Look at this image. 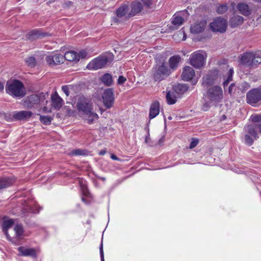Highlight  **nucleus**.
<instances>
[{
  "label": "nucleus",
  "instance_id": "1",
  "mask_svg": "<svg viewBox=\"0 0 261 261\" xmlns=\"http://www.w3.org/2000/svg\"><path fill=\"white\" fill-rule=\"evenodd\" d=\"M76 107L77 110L87 117L89 124H92L94 120L98 118V115L92 111V104L84 96L79 97Z\"/></svg>",
  "mask_w": 261,
  "mask_h": 261
},
{
  "label": "nucleus",
  "instance_id": "2",
  "mask_svg": "<svg viewBox=\"0 0 261 261\" xmlns=\"http://www.w3.org/2000/svg\"><path fill=\"white\" fill-rule=\"evenodd\" d=\"M240 63L251 68L261 63V57L259 51L245 52L239 56Z\"/></svg>",
  "mask_w": 261,
  "mask_h": 261
},
{
  "label": "nucleus",
  "instance_id": "3",
  "mask_svg": "<svg viewBox=\"0 0 261 261\" xmlns=\"http://www.w3.org/2000/svg\"><path fill=\"white\" fill-rule=\"evenodd\" d=\"M21 215L23 217L30 216L32 214L39 213L41 207H38L36 201L31 196L22 200Z\"/></svg>",
  "mask_w": 261,
  "mask_h": 261
},
{
  "label": "nucleus",
  "instance_id": "4",
  "mask_svg": "<svg viewBox=\"0 0 261 261\" xmlns=\"http://www.w3.org/2000/svg\"><path fill=\"white\" fill-rule=\"evenodd\" d=\"M205 96L210 103L216 105L223 99L222 89L219 86H212L207 89Z\"/></svg>",
  "mask_w": 261,
  "mask_h": 261
},
{
  "label": "nucleus",
  "instance_id": "5",
  "mask_svg": "<svg viewBox=\"0 0 261 261\" xmlns=\"http://www.w3.org/2000/svg\"><path fill=\"white\" fill-rule=\"evenodd\" d=\"M113 60V55L111 54H105L97 57L90 62L87 65L89 69L97 70L104 67L107 64Z\"/></svg>",
  "mask_w": 261,
  "mask_h": 261
},
{
  "label": "nucleus",
  "instance_id": "6",
  "mask_svg": "<svg viewBox=\"0 0 261 261\" xmlns=\"http://www.w3.org/2000/svg\"><path fill=\"white\" fill-rule=\"evenodd\" d=\"M152 78L156 82L164 80L171 73L170 69L167 64L163 62L161 65H156L152 69Z\"/></svg>",
  "mask_w": 261,
  "mask_h": 261
},
{
  "label": "nucleus",
  "instance_id": "7",
  "mask_svg": "<svg viewBox=\"0 0 261 261\" xmlns=\"http://www.w3.org/2000/svg\"><path fill=\"white\" fill-rule=\"evenodd\" d=\"M14 224V221L12 219H10L8 217L5 216L3 218V222L2 225V228L6 236L7 239L13 244H16V226L13 228L14 231V234L12 237H11L10 234L8 233V230L12 228Z\"/></svg>",
  "mask_w": 261,
  "mask_h": 261
},
{
  "label": "nucleus",
  "instance_id": "8",
  "mask_svg": "<svg viewBox=\"0 0 261 261\" xmlns=\"http://www.w3.org/2000/svg\"><path fill=\"white\" fill-rule=\"evenodd\" d=\"M188 16L189 13L186 10L175 13L171 18V23L173 25V28L174 29H178L188 19Z\"/></svg>",
  "mask_w": 261,
  "mask_h": 261
},
{
  "label": "nucleus",
  "instance_id": "9",
  "mask_svg": "<svg viewBox=\"0 0 261 261\" xmlns=\"http://www.w3.org/2000/svg\"><path fill=\"white\" fill-rule=\"evenodd\" d=\"M246 100L248 103L252 106H255L258 103L261 102V89L258 88L253 89L247 93Z\"/></svg>",
  "mask_w": 261,
  "mask_h": 261
},
{
  "label": "nucleus",
  "instance_id": "10",
  "mask_svg": "<svg viewBox=\"0 0 261 261\" xmlns=\"http://www.w3.org/2000/svg\"><path fill=\"white\" fill-rule=\"evenodd\" d=\"M205 60L204 53L198 50L193 53L190 58L191 65L196 68H200L203 66Z\"/></svg>",
  "mask_w": 261,
  "mask_h": 261
},
{
  "label": "nucleus",
  "instance_id": "11",
  "mask_svg": "<svg viewBox=\"0 0 261 261\" xmlns=\"http://www.w3.org/2000/svg\"><path fill=\"white\" fill-rule=\"evenodd\" d=\"M227 21L221 17H217L210 24V28L214 32L224 33L227 28Z\"/></svg>",
  "mask_w": 261,
  "mask_h": 261
},
{
  "label": "nucleus",
  "instance_id": "12",
  "mask_svg": "<svg viewBox=\"0 0 261 261\" xmlns=\"http://www.w3.org/2000/svg\"><path fill=\"white\" fill-rule=\"evenodd\" d=\"M103 105L108 109L111 108L114 102V90L113 88L106 89L102 94Z\"/></svg>",
  "mask_w": 261,
  "mask_h": 261
},
{
  "label": "nucleus",
  "instance_id": "13",
  "mask_svg": "<svg viewBox=\"0 0 261 261\" xmlns=\"http://www.w3.org/2000/svg\"><path fill=\"white\" fill-rule=\"evenodd\" d=\"M219 71L216 69L210 71L208 73L202 78V85L204 87H208L213 85L217 80Z\"/></svg>",
  "mask_w": 261,
  "mask_h": 261
},
{
  "label": "nucleus",
  "instance_id": "14",
  "mask_svg": "<svg viewBox=\"0 0 261 261\" xmlns=\"http://www.w3.org/2000/svg\"><path fill=\"white\" fill-rule=\"evenodd\" d=\"M46 61L49 65L52 66L63 63L64 58L62 55L58 53H54L46 57Z\"/></svg>",
  "mask_w": 261,
  "mask_h": 261
},
{
  "label": "nucleus",
  "instance_id": "15",
  "mask_svg": "<svg viewBox=\"0 0 261 261\" xmlns=\"http://www.w3.org/2000/svg\"><path fill=\"white\" fill-rule=\"evenodd\" d=\"M42 95H43V93H40L39 95L32 94L30 96L27 97L24 100V106L28 108H33L35 105L39 103Z\"/></svg>",
  "mask_w": 261,
  "mask_h": 261
},
{
  "label": "nucleus",
  "instance_id": "16",
  "mask_svg": "<svg viewBox=\"0 0 261 261\" xmlns=\"http://www.w3.org/2000/svg\"><path fill=\"white\" fill-rule=\"evenodd\" d=\"M19 255L23 256H30L36 258L37 256V250L35 248H29L27 246H21L17 248Z\"/></svg>",
  "mask_w": 261,
  "mask_h": 261
},
{
  "label": "nucleus",
  "instance_id": "17",
  "mask_svg": "<svg viewBox=\"0 0 261 261\" xmlns=\"http://www.w3.org/2000/svg\"><path fill=\"white\" fill-rule=\"evenodd\" d=\"M129 7V17H133L137 15L141 12L143 9V6L142 3L138 1H133L130 5Z\"/></svg>",
  "mask_w": 261,
  "mask_h": 261
},
{
  "label": "nucleus",
  "instance_id": "18",
  "mask_svg": "<svg viewBox=\"0 0 261 261\" xmlns=\"http://www.w3.org/2000/svg\"><path fill=\"white\" fill-rule=\"evenodd\" d=\"M6 92L13 96L16 97V79L13 77L8 80L6 87Z\"/></svg>",
  "mask_w": 261,
  "mask_h": 261
},
{
  "label": "nucleus",
  "instance_id": "19",
  "mask_svg": "<svg viewBox=\"0 0 261 261\" xmlns=\"http://www.w3.org/2000/svg\"><path fill=\"white\" fill-rule=\"evenodd\" d=\"M129 7L127 4H123L120 6L116 11V14L118 18L128 19L130 18L129 16Z\"/></svg>",
  "mask_w": 261,
  "mask_h": 261
},
{
  "label": "nucleus",
  "instance_id": "20",
  "mask_svg": "<svg viewBox=\"0 0 261 261\" xmlns=\"http://www.w3.org/2000/svg\"><path fill=\"white\" fill-rule=\"evenodd\" d=\"M206 26V21L204 20H202L200 21H197L191 27L190 30L191 33L193 34H198L203 32L205 29Z\"/></svg>",
  "mask_w": 261,
  "mask_h": 261
},
{
  "label": "nucleus",
  "instance_id": "21",
  "mask_svg": "<svg viewBox=\"0 0 261 261\" xmlns=\"http://www.w3.org/2000/svg\"><path fill=\"white\" fill-rule=\"evenodd\" d=\"M194 75L195 71L191 67L186 66L183 69L181 74V78L184 81H190Z\"/></svg>",
  "mask_w": 261,
  "mask_h": 261
},
{
  "label": "nucleus",
  "instance_id": "22",
  "mask_svg": "<svg viewBox=\"0 0 261 261\" xmlns=\"http://www.w3.org/2000/svg\"><path fill=\"white\" fill-rule=\"evenodd\" d=\"M160 113V103L159 101H155L152 103L149 109V118L152 119L155 118Z\"/></svg>",
  "mask_w": 261,
  "mask_h": 261
},
{
  "label": "nucleus",
  "instance_id": "23",
  "mask_svg": "<svg viewBox=\"0 0 261 261\" xmlns=\"http://www.w3.org/2000/svg\"><path fill=\"white\" fill-rule=\"evenodd\" d=\"M51 106L56 110H59L64 104V101L57 93L51 97Z\"/></svg>",
  "mask_w": 261,
  "mask_h": 261
},
{
  "label": "nucleus",
  "instance_id": "24",
  "mask_svg": "<svg viewBox=\"0 0 261 261\" xmlns=\"http://www.w3.org/2000/svg\"><path fill=\"white\" fill-rule=\"evenodd\" d=\"M181 59V58L179 55H174L170 58L169 60V68L170 69V70H172L174 71L176 69Z\"/></svg>",
  "mask_w": 261,
  "mask_h": 261
},
{
  "label": "nucleus",
  "instance_id": "25",
  "mask_svg": "<svg viewBox=\"0 0 261 261\" xmlns=\"http://www.w3.org/2000/svg\"><path fill=\"white\" fill-rule=\"evenodd\" d=\"M63 57L64 60H66L70 62H77L79 61L78 53L74 50L66 51Z\"/></svg>",
  "mask_w": 261,
  "mask_h": 261
},
{
  "label": "nucleus",
  "instance_id": "26",
  "mask_svg": "<svg viewBox=\"0 0 261 261\" xmlns=\"http://www.w3.org/2000/svg\"><path fill=\"white\" fill-rule=\"evenodd\" d=\"M258 124H250L244 127V129L248 134L252 137L254 139H256L258 138L256 129H257Z\"/></svg>",
  "mask_w": 261,
  "mask_h": 261
},
{
  "label": "nucleus",
  "instance_id": "27",
  "mask_svg": "<svg viewBox=\"0 0 261 261\" xmlns=\"http://www.w3.org/2000/svg\"><path fill=\"white\" fill-rule=\"evenodd\" d=\"M44 36V34L41 33L39 30H33L27 34V38L29 40H34L42 38Z\"/></svg>",
  "mask_w": 261,
  "mask_h": 261
},
{
  "label": "nucleus",
  "instance_id": "28",
  "mask_svg": "<svg viewBox=\"0 0 261 261\" xmlns=\"http://www.w3.org/2000/svg\"><path fill=\"white\" fill-rule=\"evenodd\" d=\"M30 233V231L24 229L21 224H17V240L29 236Z\"/></svg>",
  "mask_w": 261,
  "mask_h": 261
},
{
  "label": "nucleus",
  "instance_id": "29",
  "mask_svg": "<svg viewBox=\"0 0 261 261\" xmlns=\"http://www.w3.org/2000/svg\"><path fill=\"white\" fill-rule=\"evenodd\" d=\"M244 21V18L242 16L236 15L232 17L229 21L230 25L231 28H235L241 25Z\"/></svg>",
  "mask_w": 261,
  "mask_h": 261
},
{
  "label": "nucleus",
  "instance_id": "30",
  "mask_svg": "<svg viewBox=\"0 0 261 261\" xmlns=\"http://www.w3.org/2000/svg\"><path fill=\"white\" fill-rule=\"evenodd\" d=\"M237 8L240 12L245 16H248L250 14L248 6L244 3H239Z\"/></svg>",
  "mask_w": 261,
  "mask_h": 261
},
{
  "label": "nucleus",
  "instance_id": "31",
  "mask_svg": "<svg viewBox=\"0 0 261 261\" xmlns=\"http://www.w3.org/2000/svg\"><path fill=\"white\" fill-rule=\"evenodd\" d=\"M100 80L102 83L107 86H110L113 84V80L112 76L110 73H105L101 77Z\"/></svg>",
  "mask_w": 261,
  "mask_h": 261
},
{
  "label": "nucleus",
  "instance_id": "32",
  "mask_svg": "<svg viewBox=\"0 0 261 261\" xmlns=\"http://www.w3.org/2000/svg\"><path fill=\"white\" fill-rule=\"evenodd\" d=\"M26 94L25 88L20 81L17 80V97H22Z\"/></svg>",
  "mask_w": 261,
  "mask_h": 261
},
{
  "label": "nucleus",
  "instance_id": "33",
  "mask_svg": "<svg viewBox=\"0 0 261 261\" xmlns=\"http://www.w3.org/2000/svg\"><path fill=\"white\" fill-rule=\"evenodd\" d=\"M12 185L11 179L8 177L0 178V190L10 187Z\"/></svg>",
  "mask_w": 261,
  "mask_h": 261
},
{
  "label": "nucleus",
  "instance_id": "34",
  "mask_svg": "<svg viewBox=\"0 0 261 261\" xmlns=\"http://www.w3.org/2000/svg\"><path fill=\"white\" fill-rule=\"evenodd\" d=\"M167 102L169 105H173L176 102V96L174 92L169 91L166 94Z\"/></svg>",
  "mask_w": 261,
  "mask_h": 261
},
{
  "label": "nucleus",
  "instance_id": "35",
  "mask_svg": "<svg viewBox=\"0 0 261 261\" xmlns=\"http://www.w3.org/2000/svg\"><path fill=\"white\" fill-rule=\"evenodd\" d=\"M189 86L186 84H179L176 86L174 88L175 91L176 93L179 94H184L185 92L188 91Z\"/></svg>",
  "mask_w": 261,
  "mask_h": 261
},
{
  "label": "nucleus",
  "instance_id": "36",
  "mask_svg": "<svg viewBox=\"0 0 261 261\" xmlns=\"http://www.w3.org/2000/svg\"><path fill=\"white\" fill-rule=\"evenodd\" d=\"M87 154V151L86 150L79 148L73 149L69 153V155H70V156H84Z\"/></svg>",
  "mask_w": 261,
  "mask_h": 261
},
{
  "label": "nucleus",
  "instance_id": "37",
  "mask_svg": "<svg viewBox=\"0 0 261 261\" xmlns=\"http://www.w3.org/2000/svg\"><path fill=\"white\" fill-rule=\"evenodd\" d=\"M32 113L30 111H22L17 112V119H24L31 117Z\"/></svg>",
  "mask_w": 261,
  "mask_h": 261
},
{
  "label": "nucleus",
  "instance_id": "38",
  "mask_svg": "<svg viewBox=\"0 0 261 261\" xmlns=\"http://www.w3.org/2000/svg\"><path fill=\"white\" fill-rule=\"evenodd\" d=\"M53 119V118L50 116L40 115V121L42 124L46 125L50 124Z\"/></svg>",
  "mask_w": 261,
  "mask_h": 261
},
{
  "label": "nucleus",
  "instance_id": "39",
  "mask_svg": "<svg viewBox=\"0 0 261 261\" xmlns=\"http://www.w3.org/2000/svg\"><path fill=\"white\" fill-rule=\"evenodd\" d=\"M233 73V70L232 68H230L228 72V76L227 79L225 80L223 83L224 89L226 86H227L228 83L232 81Z\"/></svg>",
  "mask_w": 261,
  "mask_h": 261
},
{
  "label": "nucleus",
  "instance_id": "40",
  "mask_svg": "<svg viewBox=\"0 0 261 261\" xmlns=\"http://www.w3.org/2000/svg\"><path fill=\"white\" fill-rule=\"evenodd\" d=\"M81 188L83 194L84 196L88 197L90 195V192L85 182L83 183V181L81 182Z\"/></svg>",
  "mask_w": 261,
  "mask_h": 261
},
{
  "label": "nucleus",
  "instance_id": "41",
  "mask_svg": "<svg viewBox=\"0 0 261 261\" xmlns=\"http://www.w3.org/2000/svg\"><path fill=\"white\" fill-rule=\"evenodd\" d=\"M228 7L226 4H223L220 5L217 9L218 13L221 14H223L227 11Z\"/></svg>",
  "mask_w": 261,
  "mask_h": 261
},
{
  "label": "nucleus",
  "instance_id": "42",
  "mask_svg": "<svg viewBox=\"0 0 261 261\" xmlns=\"http://www.w3.org/2000/svg\"><path fill=\"white\" fill-rule=\"evenodd\" d=\"M244 138L245 143L248 145L251 146L253 144L254 139L249 134H246Z\"/></svg>",
  "mask_w": 261,
  "mask_h": 261
},
{
  "label": "nucleus",
  "instance_id": "43",
  "mask_svg": "<svg viewBox=\"0 0 261 261\" xmlns=\"http://www.w3.org/2000/svg\"><path fill=\"white\" fill-rule=\"evenodd\" d=\"M25 61L28 65L31 67H34L36 63L35 58L34 57L27 58Z\"/></svg>",
  "mask_w": 261,
  "mask_h": 261
},
{
  "label": "nucleus",
  "instance_id": "44",
  "mask_svg": "<svg viewBox=\"0 0 261 261\" xmlns=\"http://www.w3.org/2000/svg\"><path fill=\"white\" fill-rule=\"evenodd\" d=\"M199 140L196 138H192L189 145V148L192 149L195 147L198 144Z\"/></svg>",
  "mask_w": 261,
  "mask_h": 261
},
{
  "label": "nucleus",
  "instance_id": "45",
  "mask_svg": "<svg viewBox=\"0 0 261 261\" xmlns=\"http://www.w3.org/2000/svg\"><path fill=\"white\" fill-rule=\"evenodd\" d=\"M250 118L253 122H260L261 121V114L252 115Z\"/></svg>",
  "mask_w": 261,
  "mask_h": 261
},
{
  "label": "nucleus",
  "instance_id": "46",
  "mask_svg": "<svg viewBox=\"0 0 261 261\" xmlns=\"http://www.w3.org/2000/svg\"><path fill=\"white\" fill-rule=\"evenodd\" d=\"M88 53L86 50H82L78 54V56L79 57V60L82 58L84 59L87 57Z\"/></svg>",
  "mask_w": 261,
  "mask_h": 261
},
{
  "label": "nucleus",
  "instance_id": "47",
  "mask_svg": "<svg viewBox=\"0 0 261 261\" xmlns=\"http://www.w3.org/2000/svg\"><path fill=\"white\" fill-rule=\"evenodd\" d=\"M62 90L66 94L67 96L69 95V86L64 85L62 87Z\"/></svg>",
  "mask_w": 261,
  "mask_h": 261
},
{
  "label": "nucleus",
  "instance_id": "48",
  "mask_svg": "<svg viewBox=\"0 0 261 261\" xmlns=\"http://www.w3.org/2000/svg\"><path fill=\"white\" fill-rule=\"evenodd\" d=\"M126 81V79L123 75H120L118 77L117 84L118 85H122Z\"/></svg>",
  "mask_w": 261,
  "mask_h": 261
},
{
  "label": "nucleus",
  "instance_id": "49",
  "mask_svg": "<svg viewBox=\"0 0 261 261\" xmlns=\"http://www.w3.org/2000/svg\"><path fill=\"white\" fill-rule=\"evenodd\" d=\"M99 251H100V259L101 261H105L104 259V253L103 250V245H102V242H101L100 248H99Z\"/></svg>",
  "mask_w": 261,
  "mask_h": 261
},
{
  "label": "nucleus",
  "instance_id": "50",
  "mask_svg": "<svg viewBox=\"0 0 261 261\" xmlns=\"http://www.w3.org/2000/svg\"><path fill=\"white\" fill-rule=\"evenodd\" d=\"M145 6L149 8L152 4L151 0H141Z\"/></svg>",
  "mask_w": 261,
  "mask_h": 261
},
{
  "label": "nucleus",
  "instance_id": "51",
  "mask_svg": "<svg viewBox=\"0 0 261 261\" xmlns=\"http://www.w3.org/2000/svg\"><path fill=\"white\" fill-rule=\"evenodd\" d=\"M242 87L240 89H242L243 91H245L249 87V85L246 82H243L240 86Z\"/></svg>",
  "mask_w": 261,
  "mask_h": 261
},
{
  "label": "nucleus",
  "instance_id": "52",
  "mask_svg": "<svg viewBox=\"0 0 261 261\" xmlns=\"http://www.w3.org/2000/svg\"><path fill=\"white\" fill-rule=\"evenodd\" d=\"M235 88V85L234 84H231L228 88V93L231 94L233 92L234 88Z\"/></svg>",
  "mask_w": 261,
  "mask_h": 261
},
{
  "label": "nucleus",
  "instance_id": "53",
  "mask_svg": "<svg viewBox=\"0 0 261 261\" xmlns=\"http://www.w3.org/2000/svg\"><path fill=\"white\" fill-rule=\"evenodd\" d=\"M111 158L112 160H115V161H119V159L114 154H111Z\"/></svg>",
  "mask_w": 261,
  "mask_h": 261
},
{
  "label": "nucleus",
  "instance_id": "54",
  "mask_svg": "<svg viewBox=\"0 0 261 261\" xmlns=\"http://www.w3.org/2000/svg\"><path fill=\"white\" fill-rule=\"evenodd\" d=\"M4 88V84L1 82H0V92L3 91Z\"/></svg>",
  "mask_w": 261,
  "mask_h": 261
},
{
  "label": "nucleus",
  "instance_id": "55",
  "mask_svg": "<svg viewBox=\"0 0 261 261\" xmlns=\"http://www.w3.org/2000/svg\"><path fill=\"white\" fill-rule=\"evenodd\" d=\"M106 151L105 150H102L99 152V154L103 155L106 154Z\"/></svg>",
  "mask_w": 261,
  "mask_h": 261
},
{
  "label": "nucleus",
  "instance_id": "56",
  "mask_svg": "<svg viewBox=\"0 0 261 261\" xmlns=\"http://www.w3.org/2000/svg\"><path fill=\"white\" fill-rule=\"evenodd\" d=\"M207 107H208V104L207 103H206L204 105L203 109L204 111H206Z\"/></svg>",
  "mask_w": 261,
  "mask_h": 261
},
{
  "label": "nucleus",
  "instance_id": "57",
  "mask_svg": "<svg viewBox=\"0 0 261 261\" xmlns=\"http://www.w3.org/2000/svg\"><path fill=\"white\" fill-rule=\"evenodd\" d=\"M257 126L258 131L261 133V124H258Z\"/></svg>",
  "mask_w": 261,
  "mask_h": 261
},
{
  "label": "nucleus",
  "instance_id": "58",
  "mask_svg": "<svg viewBox=\"0 0 261 261\" xmlns=\"http://www.w3.org/2000/svg\"><path fill=\"white\" fill-rule=\"evenodd\" d=\"M114 21L116 22H118V18L116 17V18H114Z\"/></svg>",
  "mask_w": 261,
  "mask_h": 261
},
{
  "label": "nucleus",
  "instance_id": "59",
  "mask_svg": "<svg viewBox=\"0 0 261 261\" xmlns=\"http://www.w3.org/2000/svg\"><path fill=\"white\" fill-rule=\"evenodd\" d=\"M18 193H19V192H18V191L17 190V198H18V197H19V196H23V195H21V194H18Z\"/></svg>",
  "mask_w": 261,
  "mask_h": 261
},
{
  "label": "nucleus",
  "instance_id": "60",
  "mask_svg": "<svg viewBox=\"0 0 261 261\" xmlns=\"http://www.w3.org/2000/svg\"><path fill=\"white\" fill-rule=\"evenodd\" d=\"M99 178L102 180H105V177H99Z\"/></svg>",
  "mask_w": 261,
  "mask_h": 261
},
{
  "label": "nucleus",
  "instance_id": "61",
  "mask_svg": "<svg viewBox=\"0 0 261 261\" xmlns=\"http://www.w3.org/2000/svg\"><path fill=\"white\" fill-rule=\"evenodd\" d=\"M184 36L183 40H185L186 39V35H185V33H184Z\"/></svg>",
  "mask_w": 261,
  "mask_h": 261
},
{
  "label": "nucleus",
  "instance_id": "62",
  "mask_svg": "<svg viewBox=\"0 0 261 261\" xmlns=\"http://www.w3.org/2000/svg\"><path fill=\"white\" fill-rule=\"evenodd\" d=\"M13 117L15 118H16V114H13Z\"/></svg>",
  "mask_w": 261,
  "mask_h": 261
},
{
  "label": "nucleus",
  "instance_id": "63",
  "mask_svg": "<svg viewBox=\"0 0 261 261\" xmlns=\"http://www.w3.org/2000/svg\"><path fill=\"white\" fill-rule=\"evenodd\" d=\"M254 1L256 2H261V0H254Z\"/></svg>",
  "mask_w": 261,
  "mask_h": 261
},
{
  "label": "nucleus",
  "instance_id": "64",
  "mask_svg": "<svg viewBox=\"0 0 261 261\" xmlns=\"http://www.w3.org/2000/svg\"><path fill=\"white\" fill-rule=\"evenodd\" d=\"M236 172H237L238 173H241V170H239V171L237 170V171H236Z\"/></svg>",
  "mask_w": 261,
  "mask_h": 261
}]
</instances>
